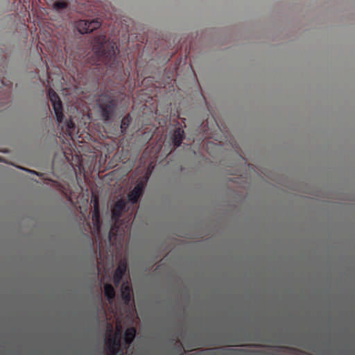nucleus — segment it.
Masks as SVG:
<instances>
[{
	"label": "nucleus",
	"instance_id": "obj_1",
	"mask_svg": "<svg viewBox=\"0 0 355 355\" xmlns=\"http://www.w3.org/2000/svg\"><path fill=\"white\" fill-rule=\"evenodd\" d=\"M106 36L101 35L95 39L94 49L99 61L104 62L110 69H122L121 62L116 60V53L118 51L114 43L107 44Z\"/></svg>",
	"mask_w": 355,
	"mask_h": 355
},
{
	"label": "nucleus",
	"instance_id": "obj_2",
	"mask_svg": "<svg viewBox=\"0 0 355 355\" xmlns=\"http://www.w3.org/2000/svg\"><path fill=\"white\" fill-rule=\"evenodd\" d=\"M118 102L110 95L101 96L98 101L101 116L104 121H109L115 114Z\"/></svg>",
	"mask_w": 355,
	"mask_h": 355
},
{
	"label": "nucleus",
	"instance_id": "obj_3",
	"mask_svg": "<svg viewBox=\"0 0 355 355\" xmlns=\"http://www.w3.org/2000/svg\"><path fill=\"white\" fill-rule=\"evenodd\" d=\"M125 201L123 199H120L115 202L112 209V219L114 222V224L112 227L109 233V237L110 240L112 239L115 233L118 231L119 227L117 225V223L119 222L120 218L121 217L122 213L125 210Z\"/></svg>",
	"mask_w": 355,
	"mask_h": 355
},
{
	"label": "nucleus",
	"instance_id": "obj_4",
	"mask_svg": "<svg viewBox=\"0 0 355 355\" xmlns=\"http://www.w3.org/2000/svg\"><path fill=\"white\" fill-rule=\"evenodd\" d=\"M48 96L55 112L57 122L58 123H62L64 115L63 114L62 103L59 96L53 89H49Z\"/></svg>",
	"mask_w": 355,
	"mask_h": 355
},
{
	"label": "nucleus",
	"instance_id": "obj_5",
	"mask_svg": "<svg viewBox=\"0 0 355 355\" xmlns=\"http://www.w3.org/2000/svg\"><path fill=\"white\" fill-rule=\"evenodd\" d=\"M148 180V176L141 178L134 189L128 193V199L131 203L136 204L140 197L142 196Z\"/></svg>",
	"mask_w": 355,
	"mask_h": 355
},
{
	"label": "nucleus",
	"instance_id": "obj_6",
	"mask_svg": "<svg viewBox=\"0 0 355 355\" xmlns=\"http://www.w3.org/2000/svg\"><path fill=\"white\" fill-rule=\"evenodd\" d=\"M101 25L98 19L89 20L80 19L76 22V27L81 34L88 33L98 28Z\"/></svg>",
	"mask_w": 355,
	"mask_h": 355
},
{
	"label": "nucleus",
	"instance_id": "obj_7",
	"mask_svg": "<svg viewBox=\"0 0 355 355\" xmlns=\"http://www.w3.org/2000/svg\"><path fill=\"white\" fill-rule=\"evenodd\" d=\"M128 263L125 259L120 260L117 268L115 270L113 277V281L115 286H119L123 275L128 271Z\"/></svg>",
	"mask_w": 355,
	"mask_h": 355
},
{
	"label": "nucleus",
	"instance_id": "obj_8",
	"mask_svg": "<svg viewBox=\"0 0 355 355\" xmlns=\"http://www.w3.org/2000/svg\"><path fill=\"white\" fill-rule=\"evenodd\" d=\"M121 295L126 304H129L132 300V288L128 282H123L121 287Z\"/></svg>",
	"mask_w": 355,
	"mask_h": 355
},
{
	"label": "nucleus",
	"instance_id": "obj_9",
	"mask_svg": "<svg viewBox=\"0 0 355 355\" xmlns=\"http://www.w3.org/2000/svg\"><path fill=\"white\" fill-rule=\"evenodd\" d=\"M184 138V132L180 128H178L174 130L173 135V143L175 147H179Z\"/></svg>",
	"mask_w": 355,
	"mask_h": 355
},
{
	"label": "nucleus",
	"instance_id": "obj_10",
	"mask_svg": "<svg viewBox=\"0 0 355 355\" xmlns=\"http://www.w3.org/2000/svg\"><path fill=\"white\" fill-rule=\"evenodd\" d=\"M94 212L92 214V220L94 224L97 227V230L99 231V224H100V212H99V206H98V200L96 198L94 200Z\"/></svg>",
	"mask_w": 355,
	"mask_h": 355
},
{
	"label": "nucleus",
	"instance_id": "obj_11",
	"mask_svg": "<svg viewBox=\"0 0 355 355\" xmlns=\"http://www.w3.org/2000/svg\"><path fill=\"white\" fill-rule=\"evenodd\" d=\"M104 295L109 302L112 303L115 297V291L113 286L110 284L104 285Z\"/></svg>",
	"mask_w": 355,
	"mask_h": 355
},
{
	"label": "nucleus",
	"instance_id": "obj_12",
	"mask_svg": "<svg viewBox=\"0 0 355 355\" xmlns=\"http://www.w3.org/2000/svg\"><path fill=\"white\" fill-rule=\"evenodd\" d=\"M131 121L132 118L130 114H127L121 119L120 128L123 135L126 133V131L130 125Z\"/></svg>",
	"mask_w": 355,
	"mask_h": 355
},
{
	"label": "nucleus",
	"instance_id": "obj_13",
	"mask_svg": "<svg viewBox=\"0 0 355 355\" xmlns=\"http://www.w3.org/2000/svg\"><path fill=\"white\" fill-rule=\"evenodd\" d=\"M68 6V2L65 0H58L54 2L53 8L57 10L66 8Z\"/></svg>",
	"mask_w": 355,
	"mask_h": 355
},
{
	"label": "nucleus",
	"instance_id": "obj_14",
	"mask_svg": "<svg viewBox=\"0 0 355 355\" xmlns=\"http://www.w3.org/2000/svg\"><path fill=\"white\" fill-rule=\"evenodd\" d=\"M74 126V123L72 121H69L67 123V127L70 129V128H73Z\"/></svg>",
	"mask_w": 355,
	"mask_h": 355
},
{
	"label": "nucleus",
	"instance_id": "obj_15",
	"mask_svg": "<svg viewBox=\"0 0 355 355\" xmlns=\"http://www.w3.org/2000/svg\"><path fill=\"white\" fill-rule=\"evenodd\" d=\"M89 11H91L92 12H94V9L93 8H90L88 10Z\"/></svg>",
	"mask_w": 355,
	"mask_h": 355
},
{
	"label": "nucleus",
	"instance_id": "obj_16",
	"mask_svg": "<svg viewBox=\"0 0 355 355\" xmlns=\"http://www.w3.org/2000/svg\"><path fill=\"white\" fill-rule=\"evenodd\" d=\"M101 311H105V309H101Z\"/></svg>",
	"mask_w": 355,
	"mask_h": 355
},
{
	"label": "nucleus",
	"instance_id": "obj_17",
	"mask_svg": "<svg viewBox=\"0 0 355 355\" xmlns=\"http://www.w3.org/2000/svg\"><path fill=\"white\" fill-rule=\"evenodd\" d=\"M132 311H136L137 310L135 309H133Z\"/></svg>",
	"mask_w": 355,
	"mask_h": 355
}]
</instances>
